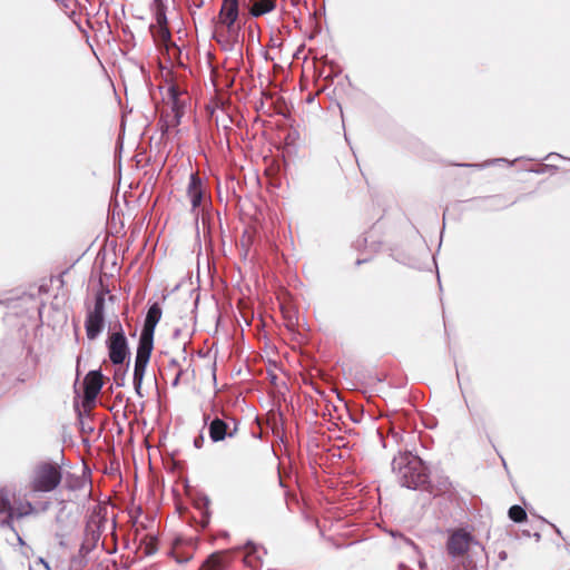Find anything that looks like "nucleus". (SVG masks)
I'll return each instance as SVG.
<instances>
[{
	"mask_svg": "<svg viewBox=\"0 0 570 570\" xmlns=\"http://www.w3.org/2000/svg\"><path fill=\"white\" fill-rule=\"evenodd\" d=\"M161 307L158 303H154L146 315L145 324L142 331L140 333L139 343L137 347L135 366H134V377L132 383L135 387V392L138 396H142L141 394V385L145 376V372L150 360V355L154 348V332L156 325L161 318Z\"/></svg>",
	"mask_w": 570,
	"mask_h": 570,
	"instance_id": "f257e3e1",
	"label": "nucleus"
},
{
	"mask_svg": "<svg viewBox=\"0 0 570 570\" xmlns=\"http://www.w3.org/2000/svg\"><path fill=\"white\" fill-rule=\"evenodd\" d=\"M213 38L225 49H233L238 41L239 3L238 0H223L218 16L214 19Z\"/></svg>",
	"mask_w": 570,
	"mask_h": 570,
	"instance_id": "f03ea898",
	"label": "nucleus"
},
{
	"mask_svg": "<svg viewBox=\"0 0 570 570\" xmlns=\"http://www.w3.org/2000/svg\"><path fill=\"white\" fill-rule=\"evenodd\" d=\"M392 468L402 487L414 490L424 489L432 493L428 468L419 456L411 453L400 454L393 459Z\"/></svg>",
	"mask_w": 570,
	"mask_h": 570,
	"instance_id": "7ed1b4c3",
	"label": "nucleus"
},
{
	"mask_svg": "<svg viewBox=\"0 0 570 570\" xmlns=\"http://www.w3.org/2000/svg\"><path fill=\"white\" fill-rule=\"evenodd\" d=\"M62 480V469L55 462H39L31 471L29 489L32 492H51Z\"/></svg>",
	"mask_w": 570,
	"mask_h": 570,
	"instance_id": "20e7f679",
	"label": "nucleus"
},
{
	"mask_svg": "<svg viewBox=\"0 0 570 570\" xmlns=\"http://www.w3.org/2000/svg\"><path fill=\"white\" fill-rule=\"evenodd\" d=\"M204 422L214 443L224 441L227 438H234L238 432V421L225 413L214 419H210L209 414H204Z\"/></svg>",
	"mask_w": 570,
	"mask_h": 570,
	"instance_id": "39448f33",
	"label": "nucleus"
},
{
	"mask_svg": "<svg viewBox=\"0 0 570 570\" xmlns=\"http://www.w3.org/2000/svg\"><path fill=\"white\" fill-rule=\"evenodd\" d=\"M105 303V295L102 293H98L95 297L94 307L89 308L87 312L85 327L89 340H96L104 330Z\"/></svg>",
	"mask_w": 570,
	"mask_h": 570,
	"instance_id": "423d86ee",
	"label": "nucleus"
},
{
	"mask_svg": "<svg viewBox=\"0 0 570 570\" xmlns=\"http://www.w3.org/2000/svg\"><path fill=\"white\" fill-rule=\"evenodd\" d=\"M33 511V507L30 502H21L17 507H13L10 501V493L6 490H0V524L11 525V520L22 518L30 514Z\"/></svg>",
	"mask_w": 570,
	"mask_h": 570,
	"instance_id": "0eeeda50",
	"label": "nucleus"
},
{
	"mask_svg": "<svg viewBox=\"0 0 570 570\" xmlns=\"http://www.w3.org/2000/svg\"><path fill=\"white\" fill-rule=\"evenodd\" d=\"M169 92L171 98L170 110L163 114L160 117V130L163 135H168L170 129L176 128L180 124L184 115V105L179 100L177 90L170 88Z\"/></svg>",
	"mask_w": 570,
	"mask_h": 570,
	"instance_id": "6e6552de",
	"label": "nucleus"
},
{
	"mask_svg": "<svg viewBox=\"0 0 570 570\" xmlns=\"http://www.w3.org/2000/svg\"><path fill=\"white\" fill-rule=\"evenodd\" d=\"M107 346L111 363L115 365L122 364L129 354L127 338L122 330L110 334Z\"/></svg>",
	"mask_w": 570,
	"mask_h": 570,
	"instance_id": "1a4fd4ad",
	"label": "nucleus"
},
{
	"mask_svg": "<svg viewBox=\"0 0 570 570\" xmlns=\"http://www.w3.org/2000/svg\"><path fill=\"white\" fill-rule=\"evenodd\" d=\"M115 529L116 523L114 519H108L106 515L101 514L100 511L94 512L87 521L86 535H91L94 543L104 532L110 531L112 533Z\"/></svg>",
	"mask_w": 570,
	"mask_h": 570,
	"instance_id": "9d476101",
	"label": "nucleus"
},
{
	"mask_svg": "<svg viewBox=\"0 0 570 570\" xmlns=\"http://www.w3.org/2000/svg\"><path fill=\"white\" fill-rule=\"evenodd\" d=\"M473 537L465 530H455L448 539L446 550L452 558L463 557L470 549Z\"/></svg>",
	"mask_w": 570,
	"mask_h": 570,
	"instance_id": "9b49d317",
	"label": "nucleus"
},
{
	"mask_svg": "<svg viewBox=\"0 0 570 570\" xmlns=\"http://www.w3.org/2000/svg\"><path fill=\"white\" fill-rule=\"evenodd\" d=\"M187 196L189 197L191 209L197 217L199 212L198 208L205 203V190L203 181L197 174H191L187 187Z\"/></svg>",
	"mask_w": 570,
	"mask_h": 570,
	"instance_id": "f8f14e48",
	"label": "nucleus"
},
{
	"mask_svg": "<svg viewBox=\"0 0 570 570\" xmlns=\"http://www.w3.org/2000/svg\"><path fill=\"white\" fill-rule=\"evenodd\" d=\"M102 387L100 371H90L83 380V393L87 401H94Z\"/></svg>",
	"mask_w": 570,
	"mask_h": 570,
	"instance_id": "ddd939ff",
	"label": "nucleus"
},
{
	"mask_svg": "<svg viewBox=\"0 0 570 570\" xmlns=\"http://www.w3.org/2000/svg\"><path fill=\"white\" fill-rule=\"evenodd\" d=\"M276 8V0H249V13L253 17H261L269 13Z\"/></svg>",
	"mask_w": 570,
	"mask_h": 570,
	"instance_id": "4468645a",
	"label": "nucleus"
},
{
	"mask_svg": "<svg viewBox=\"0 0 570 570\" xmlns=\"http://www.w3.org/2000/svg\"><path fill=\"white\" fill-rule=\"evenodd\" d=\"M91 550L87 543H82L77 554L72 556L69 562L68 570H82L86 566V556Z\"/></svg>",
	"mask_w": 570,
	"mask_h": 570,
	"instance_id": "2eb2a0df",
	"label": "nucleus"
},
{
	"mask_svg": "<svg viewBox=\"0 0 570 570\" xmlns=\"http://www.w3.org/2000/svg\"><path fill=\"white\" fill-rule=\"evenodd\" d=\"M150 31L155 41L159 45L167 46V42L170 41V31L167 26H150Z\"/></svg>",
	"mask_w": 570,
	"mask_h": 570,
	"instance_id": "dca6fc26",
	"label": "nucleus"
},
{
	"mask_svg": "<svg viewBox=\"0 0 570 570\" xmlns=\"http://www.w3.org/2000/svg\"><path fill=\"white\" fill-rule=\"evenodd\" d=\"M203 570H223L222 557L217 553L208 557L203 564Z\"/></svg>",
	"mask_w": 570,
	"mask_h": 570,
	"instance_id": "f3484780",
	"label": "nucleus"
},
{
	"mask_svg": "<svg viewBox=\"0 0 570 570\" xmlns=\"http://www.w3.org/2000/svg\"><path fill=\"white\" fill-rule=\"evenodd\" d=\"M509 518L514 522H522L527 519V512L520 505H512L509 509Z\"/></svg>",
	"mask_w": 570,
	"mask_h": 570,
	"instance_id": "a211bd4d",
	"label": "nucleus"
},
{
	"mask_svg": "<svg viewBox=\"0 0 570 570\" xmlns=\"http://www.w3.org/2000/svg\"><path fill=\"white\" fill-rule=\"evenodd\" d=\"M156 27L167 26V17L163 9H158L155 13Z\"/></svg>",
	"mask_w": 570,
	"mask_h": 570,
	"instance_id": "6ab92c4d",
	"label": "nucleus"
},
{
	"mask_svg": "<svg viewBox=\"0 0 570 570\" xmlns=\"http://www.w3.org/2000/svg\"><path fill=\"white\" fill-rule=\"evenodd\" d=\"M205 439H204V435H198L195 440H194V445L197 448V449H200L203 446V443H204Z\"/></svg>",
	"mask_w": 570,
	"mask_h": 570,
	"instance_id": "aec40b11",
	"label": "nucleus"
},
{
	"mask_svg": "<svg viewBox=\"0 0 570 570\" xmlns=\"http://www.w3.org/2000/svg\"><path fill=\"white\" fill-rule=\"evenodd\" d=\"M40 562L43 564V567L46 568V570H50V566L48 562H46L43 559H40Z\"/></svg>",
	"mask_w": 570,
	"mask_h": 570,
	"instance_id": "412c9836",
	"label": "nucleus"
},
{
	"mask_svg": "<svg viewBox=\"0 0 570 570\" xmlns=\"http://www.w3.org/2000/svg\"><path fill=\"white\" fill-rule=\"evenodd\" d=\"M419 564H420V568H421L422 570H423V569L425 568V566H426V564H425V562H423V561H420V562H419Z\"/></svg>",
	"mask_w": 570,
	"mask_h": 570,
	"instance_id": "4be33fe9",
	"label": "nucleus"
},
{
	"mask_svg": "<svg viewBox=\"0 0 570 570\" xmlns=\"http://www.w3.org/2000/svg\"><path fill=\"white\" fill-rule=\"evenodd\" d=\"M178 380H179V374L176 376L175 381H174V384L176 385L178 383Z\"/></svg>",
	"mask_w": 570,
	"mask_h": 570,
	"instance_id": "5701e85b",
	"label": "nucleus"
},
{
	"mask_svg": "<svg viewBox=\"0 0 570 570\" xmlns=\"http://www.w3.org/2000/svg\"><path fill=\"white\" fill-rule=\"evenodd\" d=\"M415 550L417 549V547L415 546V543H413L412 541L409 542Z\"/></svg>",
	"mask_w": 570,
	"mask_h": 570,
	"instance_id": "b1692460",
	"label": "nucleus"
},
{
	"mask_svg": "<svg viewBox=\"0 0 570 570\" xmlns=\"http://www.w3.org/2000/svg\"><path fill=\"white\" fill-rule=\"evenodd\" d=\"M495 161H507L504 158L497 159Z\"/></svg>",
	"mask_w": 570,
	"mask_h": 570,
	"instance_id": "393cba45",
	"label": "nucleus"
}]
</instances>
